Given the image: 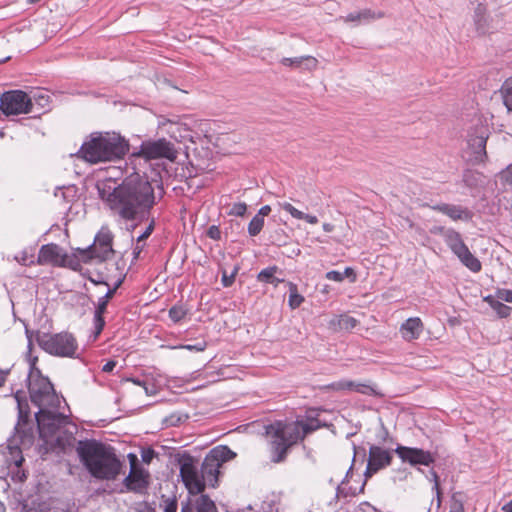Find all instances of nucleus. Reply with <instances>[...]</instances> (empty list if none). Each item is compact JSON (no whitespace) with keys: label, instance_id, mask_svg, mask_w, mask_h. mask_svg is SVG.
Listing matches in <instances>:
<instances>
[{"label":"nucleus","instance_id":"44","mask_svg":"<svg viewBox=\"0 0 512 512\" xmlns=\"http://www.w3.org/2000/svg\"><path fill=\"white\" fill-rule=\"evenodd\" d=\"M496 297H497V299H499L501 301L512 303V290L497 289Z\"/></svg>","mask_w":512,"mask_h":512},{"label":"nucleus","instance_id":"26","mask_svg":"<svg viewBox=\"0 0 512 512\" xmlns=\"http://www.w3.org/2000/svg\"><path fill=\"white\" fill-rule=\"evenodd\" d=\"M359 324V320L356 318L348 315V314H341L334 316L329 321V328L333 331H351Z\"/></svg>","mask_w":512,"mask_h":512},{"label":"nucleus","instance_id":"6","mask_svg":"<svg viewBox=\"0 0 512 512\" xmlns=\"http://www.w3.org/2000/svg\"><path fill=\"white\" fill-rule=\"evenodd\" d=\"M28 390L31 402L39 410L47 408H59L61 400L57 395L53 384L47 377L40 374V371H31L28 375Z\"/></svg>","mask_w":512,"mask_h":512},{"label":"nucleus","instance_id":"21","mask_svg":"<svg viewBox=\"0 0 512 512\" xmlns=\"http://www.w3.org/2000/svg\"><path fill=\"white\" fill-rule=\"evenodd\" d=\"M432 209L447 215L452 220L469 221L472 218V212L460 205L441 203L432 206Z\"/></svg>","mask_w":512,"mask_h":512},{"label":"nucleus","instance_id":"64","mask_svg":"<svg viewBox=\"0 0 512 512\" xmlns=\"http://www.w3.org/2000/svg\"><path fill=\"white\" fill-rule=\"evenodd\" d=\"M333 229H334V225H332V224H330V223H324V224H323V230H324L325 232H328V233H329V232H332V231H333Z\"/></svg>","mask_w":512,"mask_h":512},{"label":"nucleus","instance_id":"1","mask_svg":"<svg viewBox=\"0 0 512 512\" xmlns=\"http://www.w3.org/2000/svg\"><path fill=\"white\" fill-rule=\"evenodd\" d=\"M154 187L146 175L133 173L106 198L112 214L125 221L143 220L155 205Z\"/></svg>","mask_w":512,"mask_h":512},{"label":"nucleus","instance_id":"8","mask_svg":"<svg viewBox=\"0 0 512 512\" xmlns=\"http://www.w3.org/2000/svg\"><path fill=\"white\" fill-rule=\"evenodd\" d=\"M445 235L444 241L450 250L457 256L459 261L467 267L470 271L477 273L482 269L481 262L469 250L468 246L464 243L461 234L450 229Z\"/></svg>","mask_w":512,"mask_h":512},{"label":"nucleus","instance_id":"59","mask_svg":"<svg viewBox=\"0 0 512 512\" xmlns=\"http://www.w3.org/2000/svg\"><path fill=\"white\" fill-rule=\"evenodd\" d=\"M342 274H344V278L345 277H351L352 278L351 279L352 282L355 281V279H356V275L354 273V270L352 268H350V267H346L344 272H342Z\"/></svg>","mask_w":512,"mask_h":512},{"label":"nucleus","instance_id":"42","mask_svg":"<svg viewBox=\"0 0 512 512\" xmlns=\"http://www.w3.org/2000/svg\"><path fill=\"white\" fill-rule=\"evenodd\" d=\"M188 418L187 415H181V414H171L168 418H166L165 422L167 425L170 426H177L182 421L186 420Z\"/></svg>","mask_w":512,"mask_h":512},{"label":"nucleus","instance_id":"34","mask_svg":"<svg viewBox=\"0 0 512 512\" xmlns=\"http://www.w3.org/2000/svg\"><path fill=\"white\" fill-rule=\"evenodd\" d=\"M187 312L184 306L174 305L169 309V317L174 323H178L187 315Z\"/></svg>","mask_w":512,"mask_h":512},{"label":"nucleus","instance_id":"53","mask_svg":"<svg viewBox=\"0 0 512 512\" xmlns=\"http://www.w3.org/2000/svg\"><path fill=\"white\" fill-rule=\"evenodd\" d=\"M115 366H116V362L113 360H110L103 365L102 371L106 372V373H110L114 370Z\"/></svg>","mask_w":512,"mask_h":512},{"label":"nucleus","instance_id":"10","mask_svg":"<svg viewBox=\"0 0 512 512\" xmlns=\"http://www.w3.org/2000/svg\"><path fill=\"white\" fill-rule=\"evenodd\" d=\"M179 464L180 476L189 494H201L205 490V483L200 477V471L195 459L189 454L183 455L179 460Z\"/></svg>","mask_w":512,"mask_h":512},{"label":"nucleus","instance_id":"46","mask_svg":"<svg viewBox=\"0 0 512 512\" xmlns=\"http://www.w3.org/2000/svg\"><path fill=\"white\" fill-rule=\"evenodd\" d=\"M178 509V503L177 499L174 498H168L165 500V507L164 512H177Z\"/></svg>","mask_w":512,"mask_h":512},{"label":"nucleus","instance_id":"51","mask_svg":"<svg viewBox=\"0 0 512 512\" xmlns=\"http://www.w3.org/2000/svg\"><path fill=\"white\" fill-rule=\"evenodd\" d=\"M501 179L512 185V164L501 172Z\"/></svg>","mask_w":512,"mask_h":512},{"label":"nucleus","instance_id":"63","mask_svg":"<svg viewBox=\"0 0 512 512\" xmlns=\"http://www.w3.org/2000/svg\"><path fill=\"white\" fill-rule=\"evenodd\" d=\"M25 333H26V336H27V338H28V347H29V348H31V346H32V334H33V332H32V331H30V330H28V329L26 328Z\"/></svg>","mask_w":512,"mask_h":512},{"label":"nucleus","instance_id":"20","mask_svg":"<svg viewBox=\"0 0 512 512\" xmlns=\"http://www.w3.org/2000/svg\"><path fill=\"white\" fill-rule=\"evenodd\" d=\"M128 458L131 464V473L125 479V483L128 489L137 491L138 489L145 488L147 486V481L145 480L144 472L142 469H135V466L138 462V458L135 454H128Z\"/></svg>","mask_w":512,"mask_h":512},{"label":"nucleus","instance_id":"29","mask_svg":"<svg viewBox=\"0 0 512 512\" xmlns=\"http://www.w3.org/2000/svg\"><path fill=\"white\" fill-rule=\"evenodd\" d=\"M209 453L216 456V461L220 466L235 456V453L227 446L213 448Z\"/></svg>","mask_w":512,"mask_h":512},{"label":"nucleus","instance_id":"4","mask_svg":"<svg viewBox=\"0 0 512 512\" xmlns=\"http://www.w3.org/2000/svg\"><path fill=\"white\" fill-rule=\"evenodd\" d=\"M129 151L128 141L116 133H95L85 141L76 156L96 164L122 159Z\"/></svg>","mask_w":512,"mask_h":512},{"label":"nucleus","instance_id":"14","mask_svg":"<svg viewBox=\"0 0 512 512\" xmlns=\"http://www.w3.org/2000/svg\"><path fill=\"white\" fill-rule=\"evenodd\" d=\"M392 459L393 455L391 451L377 445H371L369 448L367 467L364 472L365 480L371 478L375 473L389 466ZM365 484L366 481L363 482L359 492H363Z\"/></svg>","mask_w":512,"mask_h":512},{"label":"nucleus","instance_id":"48","mask_svg":"<svg viewBox=\"0 0 512 512\" xmlns=\"http://www.w3.org/2000/svg\"><path fill=\"white\" fill-rule=\"evenodd\" d=\"M326 278L331 281L341 282L344 280V274H342V272L332 270L326 273Z\"/></svg>","mask_w":512,"mask_h":512},{"label":"nucleus","instance_id":"22","mask_svg":"<svg viewBox=\"0 0 512 512\" xmlns=\"http://www.w3.org/2000/svg\"><path fill=\"white\" fill-rule=\"evenodd\" d=\"M181 512H217V508L208 495L201 494L194 504L190 500L183 502Z\"/></svg>","mask_w":512,"mask_h":512},{"label":"nucleus","instance_id":"62","mask_svg":"<svg viewBox=\"0 0 512 512\" xmlns=\"http://www.w3.org/2000/svg\"><path fill=\"white\" fill-rule=\"evenodd\" d=\"M503 512H512V499L502 506Z\"/></svg>","mask_w":512,"mask_h":512},{"label":"nucleus","instance_id":"23","mask_svg":"<svg viewBox=\"0 0 512 512\" xmlns=\"http://www.w3.org/2000/svg\"><path fill=\"white\" fill-rule=\"evenodd\" d=\"M385 16V14L381 11H373L371 9H363L358 12L349 13L347 16L339 17V20H343L344 22H356L357 24H366L370 23L374 20L381 19Z\"/></svg>","mask_w":512,"mask_h":512},{"label":"nucleus","instance_id":"35","mask_svg":"<svg viewBox=\"0 0 512 512\" xmlns=\"http://www.w3.org/2000/svg\"><path fill=\"white\" fill-rule=\"evenodd\" d=\"M264 226V219L255 215L249 225H248V233L250 236H257Z\"/></svg>","mask_w":512,"mask_h":512},{"label":"nucleus","instance_id":"15","mask_svg":"<svg viewBox=\"0 0 512 512\" xmlns=\"http://www.w3.org/2000/svg\"><path fill=\"white\" fill-rule=\"evenodd\" d=\"M112 242V232L108 227L103 226L96 234L94 243L88 248L89 257L98 259L100 262L109 259L114 253Z\"/></svg>","mask_w":512,"mask_h":512},{"label":"nucleus","instance_id":"47","mask_svg":"<svg viewBox=\"0 0 512 512\" xmlns=\"http://www.w3.org/2000/svg\"><path fill=\"white\" fill-rule=\"evenodd\" d=\"M206 234L210 239H213V240H220V238H221V231H220L219 227L216 225H211L208 228Z\"/></svg>","mask_w":512,"mask_h":512},{"label":"nucleus","instance_id":"9","mask_svg":"<svg viewBox=\"0 0 512 512\" xmlns=\"http://www.w3.org/2000/svg\"><path fill=\"white\" fill-rule=\"evenodd\" d=\"M58 408H45L35 414L39 434L42 438L53 437L60 428L68 424L66 415L57 411Z\"/></svg>","mask_w":512,"mask_h":512},{"label":"nucleus","instance_id":"17","mask_svg":"<svg viewBox=\"0 0 512 512\" xmlns=\"http://www.w3.org/2000/svg\"><path fill=\"white\" fill-rule=\"evenodd\" d=\"M220 467L221 466L216 461V456L208 453L204 458L200 469V477L204 480L205 485L208 484L215 487L218 482Z\"/></svg>","mask_w":512,"mask_h":512},{"label":"nucleus","instance_id":"56","mask_svg":"<svg viewBox=\"0 0 512 512\" xmlns=\"http://www.w3.org/2000/svg\"><path fill=\"white\" fill-rule=\"evenodd\" d=\"M144 245L141 243H136V246L133 249V261H136L139 258L140 253L143 250Z\"/></svg>","mask_w":512,"mask_h":512},{"label":"nucleus","instance_id":"13","mask_svg":"<svg viewBox=\"0 0 512 512\" xmlns=\"http://www.w3.org/2000/svg\"><path fill=\"white\" fill-rule=\"evenodd\" d=\"M132 155L145 159L167 158L173 160L176 157V152L173 144L163 138L156 141L143 142L140 146V150L133 152Z\"/></svg>","mask_w":512,"mask_h":512},{"label":"nucleus","instance_id":"19","mask_svg":"<svg viewBox=\"0 0 512 512\" xmlns=\"http://www.w3.org/2000/svg\"><path fill=\"white\" fill-rule=\"evenodd\" d=\"M61 251L62 249L57 244L50 243L43 245L38 253V264L64 265V256L61 254Z\"/></svg>","mask_w":512,"mask_h":512},{"label":"nucleus","instance_id":"43","mask_svg":"<svg viewBox=\"0 0 512 512\" xmlns=\"http://www.w3.org/2000/svg\"><path fill=\"white\" fill-rule=\"evenodd\" d=\"M247 210V205L245 203H235L231 207L230 214L234 216H244Z\"/></svg>","mask_w":512,"mask_h":512},{"label":"nucleus","instance_id":"28","mask_svg":"<svg viewBox=\"0 0 512 512\" xmlns=\"http://www.w3.org/2000/svg\"><path fill=\"white\" fill-rule=\"evenodd\" d=\"M303 62H307V68L313 69L317 65V59L312 56H300L294 58H283L281 63L288 67H299Z\"/></svg>","mask_w":512,"mask_h":512},{"label":"nucleus","instance_id":"54","mask_svg":"<svg viewBox=\"0 0 512 512\" xmlns=\"http://www.w3.org/2000/svg\"><path fill=\"white\" fill-rule=\"evenodd\" d=\"M483 301L487 302L490 305V307L493 309L495 306V303H497L499 301V299H497L496 294H495V295L485 296L483 298Z\"/></svg>","mask_w":512,"mask_h":512},{"label":"nucleus","instance_id":"30","mask_svg":"<svg viewBox=\"0 0 512 512\" xmlns=\"http://www.w3.org/2000/svg\"><path fill=\"white\" fill-rule=\"evenodd\" d=\"M304 297L298 293L297 285L289 282L288 305L291 309H296L304 302Z\"/></svg>","mask_w":512,"mask_h":512},{"label":"nucleus","instance_id":"41","mask_svg":"<svg viewBox=\"0 0 512 512\" xmlns=\"http://www.w3.org/2000/svg\"><path fill=\"white\" fill-rule=\"evenodd\" d=\"M430 475H431V479L434 482L433 490H435V492H436L437 504L439 506L441 503V496H442V492H441L440 485H439V476L436 473V471H434V470L430 471Z\"/></svg>","mask_w":512,"mask_h":512},{"label":"nucleus","instance_id":"58","mask_svg":"<svg viewBox=\"0 0 512 512\" xmlns=\"http://www.w3.org/2000/svg\"><path fill=\"white\" fill-rule=\"evenodd\" d=\"M301 220H306L310 224L318 223V218L316 216L305 213H303V217Z\"/></svg>","mask_w":512,"mask_h":512},{"label":"nucleus","instance_id":"3","mask_svg":"<svg viewBox=\"0 0 512 512\" xmlns=\"http://www.w3.org/2000/svg\"><path fill=\"white\" fill-rule=\"evenodd\" d=\"M320 427L321 424L318 419H310L307 422L300 420L295 422L275 421L265 426V433L269 438L272 462H283L291 447Z\"/></svg>","mask_w":512,"mask_h":512},{"label":"nucleus","instance_id":"60","mask_svg":"<svg viewBox=\"0 0 512 512\" xmlns=\"http://www.w3.org/2000/svg\"><path fill=\"white\" fill-rule=\"evenodd\" d=\"M132 382H133L134 384L138 385V386L143 387V388L145 389L146 394H148V395H149V394L151 393V392H150V390H149V388L146 386V383H145L144 381H142V380H140V379H132Z\"/></svg>","mask_w":512,"mask_h":512},{"label":"nucleus","instance_id":"33","mask_svg":"<svg viewBox=\"0 0 512 512\" xmlns=\"http://www.w3.org/2000/svg\"><path fill=\"white\" fill-rule=\"evenodd\" d=\"M332 386L336 389H348L361 393H365V389L368 388V386L364 384H356L352 381H340L338 383H334Z\"/></svg>","mask_w":512,"mask_h":512},{"label":"nucleus","instance_id":"45","mask_svg":"<svg viewBox=\"0 0 512 512\" xmlns=\"http://www.w3.org/2000/svg\"><path fill=\"white\" fill-rule=\"evenodd\" d=\"M155 456L156 452L152 448L143 449L141 452L142 461L146 464H149Z\"/></svg>","mask_w":512,"mask_h":512},{"label":"nucleus","instance_id":"25","mask_svg":"<svg viewBox=\"0 0 512 512\" xmlns=\"http://www.w3.org/2000/svg\"><path fill=\"white\" fill-rule=\"evenodd\" d=\"M423 324L418 317L408 318L400 326V333L406 341L417 339L422 333Z\"/></svg>","mask_w":512,"mask_h":512},{"label":"nucleus","instance_id":"27","mask_svg":"<svg viewBox=\"0 0 512 512\" xmlns=\"http://www.w3.org/2000/svg\"><path fill=\"white\" fill-rule=\"evenodd\" d=\"M277 270V266L265 268L258 273L257 280L259 282L269 283L277 287L280 282L284 281L283 279H279L275 276Z\"/></svg>","mask_w":512,"mask_h":512},{"label":"nucleus","instance_id":"49","mask_svg":"<svg viewBox=\"0 0 512 512\" xmlns=\"http://www.w3.org/2000/svg\"><path fill=\"white\" fill-rule=\"evenodd\" d=\"M451 228H446L444 226H433L431 229H430V233L433 234V235H440L442 236L443 238L445 237V235H447L448 231H450Z\"/></svg>","mask_w":512,"mask_h":512},{"label":"nucleus","instance_id":"61","mask_svg":"<svg viewBox=\"0 0 512 512\" xmlns=\"http://www.w3.org/2000/svg\"><path fill=\"white\" fill-rule=\"evenodd\" d=\"M36 99L39 101L40 105L44 106L48 102L49 96L40 94Z\"/></svg>","mask_w":512,"mask_h":512},{"label":"nucleus","instance_id":"16","mask_svg":"<svg viewBox=\"0 0 512 512\" xmlns=\"http://www.w3.org/2000/svg\"><path fill=\"white\" fill-rule=\"evenodd\" d=\"M395 452L403 462H407L412 466H430L435 461V458L431 452L420 448H412L399 445L395 449Z\"/></svg>","mask_w":512,"mask_h":512},{"label":"nucleus","instance_id":"5","mask_svg":"<svg viewBox=\"0 0 512 512\" xmlns=\"http://www.w3.org/2000/svg\"><path fill=\"white\" fill-rule=\"evenodd\" d=\"M14 398L17 402L18 408V422L15 426L16 435L14 436V442L19 440L21 445L29 446L33 442V433L31 429L25 430L23 427L28 423L30 416L27 397L23 391H17ZM7 449L8 453L6 455V462L8 463V467H22L25 459L18 444H9Z\"/></svg>","mask_w":512,"mask_h":512},{"label":"nucleus","instance_id":"39","mask_svg":"<svg viewBox=\"0 0 512 512\" xmlns=\"http://www.w3.org/2000/svg\"><path fill=\"white\" fill-rule=\"evenodd\" d=\"M493 310L500 318H506L510 315L512 308L499 300L497 303H495Z\"/></svg>","mask_w":512,"mask_h":512},{"label":"nucleus","instance_id":"24","mask_svg":"<svg viewBox=\"0 0 512 512\" xmlns=\"http://www.w3.org/2000/svg\"><path fill=\"white\" fill-rule=\"evenodd\" d=\"M113 296L114 291L108 290L106 294L98 300V305L94 313V328L96 336L102 332L105 326V320L103 315L106 312L108 303L113 298Z\"/></svg>","mask_w":512,"mask_h":512},{"label":"nucleus","instance_id":"18","mask_svg":"<svg viewBox=\"0 0 512 512\" xmlns=\"http://www.w3.org/2000/svg\"><path fill=\"white\" fill-rule=\"evenodd\" d=\"M473 24L479 35H485L492 29V18L488 14L487 5L480 2L473 11Z\"/></svg>","mask_w":512,"mask_h":512},{"label":"nucleus","instance_id":"2","mask_svg":"<svg viewBox=\"0 0 512 512\" xmlns=\"http://www.w3.org/2000/svg\"><path fill=\"white\" fill-rule=\"evenodd\" d=\"M76 452L81 463L96 479L114 480L121 472L123 463L110 445L95 439L80 440Z\"/></svg>","mask_w":512,"mask_h":512},{"label":"nucleus","instance_id":"50","mask_svg":"<svg viewBox=\"0 0 512 512\" xmlns=\"http://www.w3.org/2000/svg\"><path fill=\"white\" fill-rule=\"evenodd\" d=\"M154 230V222L152 221L148 226L147 228L145 229V231L140 235L138 236L137 238V242L138 243H141L142 241H144L145 239H147L153 232Z\"/></svg>","mask_w":512,"mask_h":512},{"label":"nucleus","instance_id":"52","mask_svg":"<svg viewBox=\"0 0 512 512\" xmlns=\"http://www.w3.org/2000/svg\"><path fill=\"white\" fill-rule=\"evenodd\" d=\"M355 512H376V508L368 502H363L359 505Z\"/></svg>","mask_w":512,"mask_h":512},{"label":"nucleus","instance_id":"55","mask_svg":"<svg viewBox=\"0 0 512 512\" xmlns=\"http://www.w3.org/2000/svg\"><path fill=\"white\" fill-rule=\"evenodd\" d=\"M270 212H271V207L269 205H264L259 209V211L256 215L259 216L260 218L264 219V217L267 216Z\"/></svg>","mask_w":512,"mask_h":512},{"label":"nucleus","instance_id":"57","mask_svg":"<svg viewBox=\"0 0 512 512\" xmlns=\"http://www.w3.org/2000/svg\"><path fill=\"white\" fill-rule=\"evenodd\" d=\"M349 490H350L349 492H345V488L339 486L338 489H337V493L338 494H342L345 497L348 496V495L355 496L358 493L355 489L352 490V488H350Z\"/></svg>","mask_w":512,"mask_h":512},{"label":"nucleus","instance_id":"37","mask_svg":"<svg viewBox=\"0 0 512 512\" xmlns=\"http://www.w3.org/2000/svg\"><path fill=\"white\" fill-rule=\"evenodd\" d=\"M239 269L238 265L235 266L230 275H228L225 270H222L221 282L224 287H230L233 285Z\"/></svg>","mask_w":512,"mask_h":512},{"label":"nucleus","instance_id":"12","mask_svg":"<svg viewBox=\"0 0 512 512\" xmlns=\"http://www.w3.org/2000/svg\"><path fill=\"white\" fill-rule=\"evenodd\" d=\"M0 109L5 115H18L31 112V98L21 90L7 91L0 97Z\"/></svg>","mask_w":512,"mask_h":512},{"label":"nucleus","instance_id":"40","mask_svg":"<svg viewBox=\"0 0 512 512\" xmlns=\"http://www.w3.org/2000/svg\"><path fill=\"white\" fill-rule=\"evenodd\" d=\"M176 348L186 349L189 351L202 352L207 348V342L205 340L198 341L195 344L179 345Z\"/></svg>","mask_w":512,"mask_h":512},{"label":"nucleus","instance_id":"31","mask_svg":"<svg viewBox=\"0 0 512 512\" xmlns=\"http://www.w3.org/2000/svg\"><path fill=\"white\" fill-rule=\"evenodd\" d=\"M464 495L462 492H455L450 500V512H464Z\"/></svg>","mask_w":512,"mask_h":512},{"label":"nucleus","instance_id":"38","mask_svg":"<svg viewBox=\"0 0 512 512\" xmlns=\"http://www.w3.org/2000/svg\"><path fill=\"white\" fill-rule=\"evenodd\" d=\"M280 208L288 212L295 219H302L303 212L296 209L292 204L288 202H278Z\"/></svg>","mask_w":512,"mask_h":512},{"label":"nucleus","instance_id":"7","mask_svg":"<svg viewBox=\"0 0 512 512\" xmlns=\"http://www.w3.org/2000/svg\"><path fill=\"white\" fill-rule=\"evenodd\" d=\"M36 341L45 352L53 356L74 358L78 351L76 338L66 331L55 334L37 331Z\"/></svg>","mask_w":512,"mask_h":512},{"label":"nucleus","instance_id":"11","mask_svg":"<svg viewBox=\"0 0 512 512\" xmlns=\"http://www.w3.org/2000/svg\"><path fill=\"white\" fill-rule=\"evenodd\" d=\"M489 137L488 129L477 126L468 134L467 151L468 161L473 164H481L487 160L486 143Z\"/></svg>","mask_w":512,"mask_h":512},{"label":"nucleus","instance_id":"36","mask_svg":"<svg viewBox=\"0 0 512 512\" xmlns=\"http://www.w3.org/2000/svg\"><path fill=\"white\" fill-rule=\"evenodd\" d=\"M8 469L10 471L11 479L13 482L21 483L27 479L26 471L24 469H22V467L11 466V467H8Z\"/></svg>","mask_w":512,"mask_h":512},{"label":"nucleus","instance_id":"32","mask_svg":"<svg viewBox=\"0 0 512 512\" xmlns=\"http://www.w3.org/2000/svg\"><path fill=\"white\" fill-rule=\"evenodd\" d=\"M501 90L505 106L512 110V77L504 82Z\"/></svg>","mask_w":512,"mask_h":512}]
</instances>
